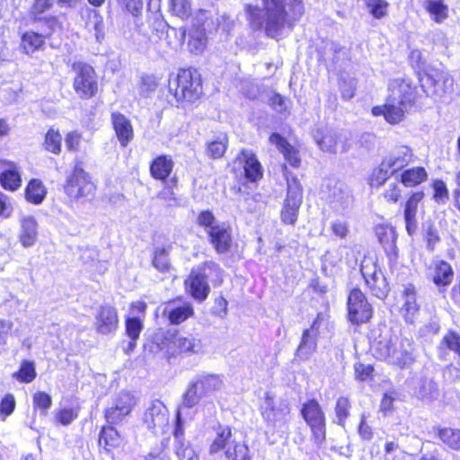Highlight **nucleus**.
<instances>
[{
  "instance_id": "obj_1",
  "label": "nucleus",
  "mask_w": 460,
  "mask_h": 460,
  "mask_svg": "<svg viewBox=\"0 0 460 460\" xmlns=\"http://www.w3.org/2000/svg\"><path fill=\"white\" fill-rule=\"evenodd\" d=\"M262 7L246 4L250 25L263 28L267 37L279 40L285 28L293 30L305 13L304 0H261Z\"/></svg>"
},
{
  "instance_id": "obj_2",
  "label": "nucleus",
  "mask_w": 460,
  "mask_h": 460,
  "mask_svg": "<svg viewBox=\"0 0 460 460\" xmlns=\"http://www.w3.org/2000/svg\"><path fill=\"white\" fill-rule=\"evenodd\" d=\"M196 224L204 229L208 242L217 255L234 252L237 246L233 227L226 223L219 222L210 209L199 212Z\"/></svg>"
},
{
  "instance_id": "obj_3",
  "label": "nucleus",
  "mask_w": 460,
  "mask_h": 460,
  "mask_svg": "<svg viewBox=\"0 0 460 460\" xmlns=\"http://www.w3.org/2000/svg\"><path fill=\"white\" fill-rule=\"evenodd\" d=\"M62 188L70 205L85 204L96 199V181L93 176L84 169V162L79 158L75 159Z\"/></svg>"
},
{
  "instance_id": "obj_4",
  "label": "nucleus",
  "mask_w": 460,
  "mask_h": 460,
  "mask_svg": "<svg viewBox=\"0 0 460 460\" xmlns=\"http://www.w3.org/2000/svg\"><path fill=\"white\" fill-rule=\"evenodd\" d=\"M168 91L179 105L193 104L203 95L202 76L195 67H180L170 75Z\"/></svg>"
},
{
  "instance_id": "obj_5",
  "label": "nucleus",
  "mask_w": 460,
  "mask_h": 460,
  "mask_svg": "<svg viewBox=\"0 0 460 460\" xmlns=\"http://www.w3.org/2000/svg\"><path fill=\"white\" fill-rule=\"evenodd\" d=\"M208 275L214 276L212 283L219 287L224 282V270L214 261H205L197 269H192L184 280L186 293L197 303H203L210 294Z\"/></svg>"
},
{
  "instance_id": "obj_6",
  "label": "nucleus",
  "mask_w": 460,
  "mask_h": 460,
  "mask_svg": "<svg viewBox=\"0 0 460 460\" xmlns=\"http://www.w3.org/2000/svg\"><path fill=\"white\" fill-rule=\"evenodd\" d=\"M227 167L230 168V172L234 178L243 181V186L247 183L257 186L264 176V169L257 155L247 148L240 149L234 159L227 164Z\"/></svg>"
},
{
  "instance_id": "obj_7",
  "label": "nucleus",
  "mask_w": 460,
  "mask_h": 460,
  "mask_svg": "<svg viewBox=\"0 0 460 460\" xmlns=\"http://www.w3.org/2000/svg\"><path fill=\"white\" fill-rule=\"evenodd\" d=\"M71 70L74 73L72 87L79 99L88 101L99 95L101 88L98 73L90 63L74 61Z\"/></svg>"
},
{
  "instance_id": "obj_8",
  "label": "nucleus",
  "mask_w": 460,
  "mask_h": 460,
  "mask_svg": "<svg viewBox=\"0 0 460 460\" xmlns=\"http://www.w3.org/2000/svg\"><path fill=\"white\" fill-rule=\"evenodd\" d=\"M299 414L310 429L311 441L321 447L326 440L327 420L320 402L316 398L305 400L301 404Z\"/></svg>"
},
{
  "instance_id": "obj_9",
  "label": "nucleus",
  "mask_w": 460,
  "mask_h": 460,
  "mask_svg": "<svg viewBox=\"0 0 460 460\" xmlns=\"http://www.w3.org/2000/svg\"><path fill=\"white\" fill-rule=\"evenodd\" d=\"M179 330H173L169 338L162 342L164 356L168 362L198 354L202 350L201 340L194 334L180 335Z\"/></svg>"
},
{
  "instance_id": "obj_10",
  "label": "nucleus",
  "mask_w": 460,
  "mask_h": 460,
  "mask_svg": "<svg viewBox=\"0 0 460 460\" xmlns=\"http://www.w3.org/2000/svg\"><path fill=\"white\" fill-rule=\"evenodd\" d=\"M360 275L365 287L369 292L379 298H385L390 290V284L377 263L376 258L366 253L361 259Z\"/></svg>"
},
{
  "instance_id": "obj_11",
  "label": "nucleus",
  "mask_w": 460,
  "mask_h": 460,
  "mask_svg": "<svg viewBox=\"0 0 460 460\" xmlns=\"http://www.w3.org/2000/svg\"><path fill=\"white\" fill-rule=\"evenodd\" d=\"M39 22L47 28L45 31L38 32L28 30L20 36V49L24 55L31 56L36 52L44 50L47 40L52 37L58 24V20L55 16L40 17Z\"/></svg>"
},
{
  "instance_id": "obj_12",
  "label": "nucleus",
  "mask_w": 460,
  "mask_h": 460,
  "mask_svg": "<svg viewBox=\"0 0 460 460\" xmlns=\"http://www.w3.org/2000/svg\"><path fill=\"white\" fill-rule=\"evenodd\" d=\"M286 181L287 195L280 210V218L283 224L294 226L303 202V186L298 178L292 173L286 175Z\"/></svg>"
},
{
  "instance_id": "obj_13",
  "label": "nucleus",
  "mask_w": 460,
  "mask_h": 460,
  "mask_svg": "<svg viewBox=\"0 0 460 460\" xmlns=\"http://www.w3.org/2000/svg\"><path fill=\"white\" fill-rule=\"evenodd\" d=\"M213 24V17L208 11L199 9L196 12L191 28L188 32L187 49L190 54L198 56L205 52L208 42L207 27Z\"/></svg>"
},
{
  "instance_id": "obj_14",
  "label": "nucleus",
  "mask_w": 460,
  "mask_h": 460,
  "mask_svg": "<svg viewBox=\"0 0 460 460\" xmlns=\"http://www.w3.org/2000/svg\"><path fill=\"white\" fill-rule=\"evenodd\" d=\"M374 308L358 287L351 288L347 298V318L353 325H362L371 321Z\"/></svg>"
},
{
  "instance_id": "obj_15",
  "label": "nucleus",
  "mask_w": 460,
  "mask_h": 460,
  "mask_svg": "<svg viewBox=\"0 0 460 460\" xmlns=\"http://www.w3.org/2000/svg\"><path fill=\"white\" fill-rule=\"evenodd\" d=\"M259 411L268 425L275 426L277 423L288 422L291 414V406L286 400L277 401L275 395L268 391L264 394Z\"/></svg>"
},
{
  "instance_id": "obj_16",
  "label": "nucleus",
  "mask_w": 460,
  "mask_h": 460,
  "mask_svg": "<svg viewBox=\"0 0 460 460\" xmlns=\"http://www.w3.org/2000/svg\"><path fill=\"white\" fill-rule=\"evenodd\" d=\"M137 400L130 392L121 391L115 397L113 403L103 410V418L105 424H111L116 427L130 416Z\"/></svg>"
},
{
  "instance_id": "obj_17",
  "label": "nucleus",
  "mask_w": 460,
  "mask_h": 460,
  "mask_svg": "<svg viewBox=\"0 0 460 460\" xmlns=\"http://www.w3.org/2000/svg\"><path fill=\"white\" fill-rule=\"evenodd\" d=\"M96 442L100 455L114 458L116 454L123 451L125 438L113 425L103 424L99 429Z\"/></svg>"
},
{
  "instance_id": "obj_18",
  "label": "nucleus",
  "mask_w": 460,
  "mask_h": 460,
  "mask_svg": "<svg viewBox=\"0 0 460 460\" xmlns=\"http://www.w3.org/2000/svg\"><path fill=\"white\" fill-rule=\"evenodd\" d=\"M400 340L397 336L384 337L372 342L373 357L379 361L396 366L401 363Z\"/></svg>"
},
{
  "instance_id": "obj_19",
  "label": "nucleus",
  "mask_w": 460,
  "mask_h": 460,
  "mask_svg": "<svg viewBox=\"0 0 460 460\" xmlns=\"http://www.w3.org/2000/svg\"><path fill=\"white\" fill-rule=\"evenodd\" d=\"M195 314V310L190 302L182 296H177L164 303L163 315L171 325H179Z\"/></svg>"
},
{
  "instance_id": "obj_20",
  "label": "nucleus",
  "mask_w": 460,
  "mask_h": 460,
  "mask_svg": "<svg viewBox=\"0 0 460 460\" xmlns=\"http://www.w3.org/2000/svg\"><path fill=\"white\" fill-rule=\"evenodd\" d=\"M119 316L115 305L108 303L98 306L94 314V330L102 335L115 333L119 329Z\"/></svg>"
},
{
  "instance_id": "obj_21",
  "label": "nucleus",
  "mask_w": 460,
  "mask_h": 460,
  "mask_svg": "<svg viewBox=\"0 0 460 460\" xmlns=\"http://www.w3.org/2000/svg\"><path fill=\"white\" fill-rule=\"evenodd\" d=\"M269 141L276 146L286 163L291 167L297 169L301 166L302 157L299 144L292 145L285 137L278 132H272L269 137Z\"/></svg>"
},
{
  "instance_id": "obj_22",
  "label": "nucleus",
  "mask_w": 460,
  "mask_h": 460,
  "mask_svg": "<svg viewBox=\"0 0 460 460\" xmlns=\"http://www.w3.org/2000/svg\"><path fill=\"white\" fill-rule=\"evenodd\" d=\"M168 421L169 410L160 400L153 401L143 415L144 424L151 430H164Z\"/></svg>"
},
{
  "instance_id": "obj_23",
  "label": "nucleus",
  "mask_w": 460,
  "mask_h": 460,
  "mask_svg": "<svg viewBox=\"0 0 460 460\" xmlns=\"http://www.w3.org/2000/svg\"><path fill=\"white\" fill-rule=\"evenodd\" d=\"M111 124L119 146L127 147L135 137L131 120L120 111H113L111 113Z\"/></svg>"
},
{
  "instance_id": "obj_24",
  "label": "nucleus",
  "mask_w": 460,
  "mask_h": 460,
  "mask_svg": "<svg viewBox=\"0 0 460 460\" xmlns=\"http://www.w3.org/2000/svg\"><path fill=\"white\" fill-rule=\"evenodd\" d=\"M402 99L388 96L383 105H376L371 109V114L375 117L383 116L386 122L398 124L402 119L401 105Z\"/></svg>"
},
{
  "instance_id": "obj_25",
  "label": "nucleus",
  "mask_w": 460,
  "mask_h": 460,
  "mask_svg": "<svg viewBox=\"0 0 460 460\" xmlns=\"http://www.w3.org/2000/svg\"><path fill=\"white\" fill-rule=\"evenodd\" d=\"M374 232L390 262H395L398 258V248L396 247L397 235L394 228L386 224H379L375 226Z\"/></svg>"
},
{
  "instance_id": "obj_26",
  "label": "nucleus",
  "mask_w": 460,
  "mask_h": 460,
  "mask_svg": "<svg viewBox=\"0 0 460 460\" xmlns=\"http://www.w3.org/2000/svg\"><path fill=\"white\" fill-rule=\"evenodd\" d=\"M22 179L15 163L0 159V185L8 191H16L22 186Z\"/></svg>"
},
{
  "instance_id": "obj_27",
  "label": "nucleus",
  "mask_w": 460,
  "mask_h": 460,
  "mask_svg": "<svg viewBox=\"0 0 460 460\" xmlns=\"http://www.w3.org/2000/svg\"><path fill=\"white\" fill-rule=\"evenodd\" d=\"M174 162L170 155L160 154L155 155L149 163V173L152 179L166 182L172 175Z\"/></svg>"
},
{
  "instance_id": "obj_28",
  "label": "nucleus",
  "mask_w": 460,
  "mask_h": 460,
  "mask_svg": "<svg viewBox=\"0 0 460 460\" xmlns=\"http://www.w3.org/2000/svg\"><path fill=\"white\" fill-rule=\"evenodd\" d=\"M233 430V427L229 425H223L220 423L213 427L215 436L208 447L209 454H225V451H226V449L230 447L232 443L235 441L234 439Z\"/></svg>"
},
{
  "instance_id": "obj_29",
  "label": "nucleus",
  "mask_w": 460,
  "mask_h": 460,
  "mask_svg": "<svg viewBox=\"0 0 460 460\" xmlns=\"http://www.w3.org/2000/svg\"><path fill=\"white\" fill-rule=\"evenodd\" d=\"M395 161L391 159L383 160L381 164L374 168L368 177V184L371 187L379 188L387 179L394 176L400 169L394 167Z\"/></svg>"
},
{
  "instance_id": "obj_30",
  "label": "nucleus",
  "mask_w": 460,
  "mask_h": 460,
  "mask_svg": "<svg viewBox=\"0 0 460 460\" xmlns=\"http://www.w3.org/2000/svg\"><path fill=\"white\" fill-rule=\"evenodd\" d=\"M454 270L449 262L445 260H438L433 263L432 281L437 287H447L451 284L454 279Z\"/></svg>"
},
{
  "instance_id": "obj_31",
  "label": "nucleus",
  "mask_w": 460,
  "mask_h": 460,
  "mask_svg": "<svg viewBox=\"0 0 460 460\" xmlns=\"http://www.w3.org/2000/svg\"><path fill=\"white\" fill-rule=\"evenodd\" d=\"M229 146L227 133H222L205 144V154L211 160H220L226 156Z\"/></svg>"
},
{
  "instance_id": "obj_32",
  "label": "nucleus",
  "mask_w": 460,
  "mask_h": 460,
  "mask_svg": "<svg viewBox=\"0 0 460 460\" xmlns=\"http://www.w3.org/2000/svg\"><path fill=\"white\" fill-rule=\"evenodd\" d=\"M172 249V244L156 246L154 248L151 263L159 272H169L172 269L170 252Z\"/></svg>"
},
{
  "instance_id": "obj_33",
  "label": "nucleus",
  "mask_w": 460,
  "mask_h": 460,
  "mask_svg": "<svg viewBox=\"0 0 460 460\" xmlns=\"http://www.w3.org/2000/svg\"><path fill=\"white\" fill-rule=\"evenodd\" d=\"M63 137L60 130L55 127H49L44 134L41 146L43 150L54 155L62 153Z\"/></svg>"
},
{
  "instance_id": "obj_34",
  "label": "nucleus",
  "mask_w": 460,
  "mask_h": 460,
  "mask_svg": "<svg viewBox=\"0 0 460 460\" xmlns=\"http://www.w3.org/2000/svg\"><path fill=\"white\" fill-rule=\"evenodd\" d=\"M48 190L40 179H31L24 190L25 199L33 205L42 203L47 196Z\"/></svg>"
},
{
  "instance_id": "obj_35",
  "label": "nucleus",
  "mask_w": 460,
  "mask_h": 460,
  "mask_svg": "<svg viewBox=\"0 0 460 460\" xmlns=\"http://www.w3.org/2000/svg\"><path fill=\"white\" fill-rule=\"evenodd\" d=\"M38 237L37 221L32 217H25L21 221L20 242L23 247L32 246Z\"/></svg>"
},
{
  "instance_id": "obj_36",
  "label": "nucleus",
  "mask_w": 460,
  "mask_h": 460,
  "mask_svg": "<svg viewBox=\"0 0 460 460\" xmlns=\"http://www.w3.org/2000/svg\"><path fill=\"white\" fill-rule=\"evenodd\" d=\"M424 8L436 23L443 22L449 16V7L444 0H427Z\"/></svg>"
},
{
  "instance_id": "obj_37",
  "label": "nucleus",
  "mask_w": 460,
  "mask_h": 460,
  "mask_svg": "<svg viewBox=\"0 0 460 460\" xmlns=\"http://www.w3.org/2000/svg\"><path fill=\"white\" fill-rule=\"evenodd\" d=\"M317 348V337L303 331L300 342L296 349V356L302 360L307 359Z\"/></svg>"
},
{
  "instance_id": "obj_38",
  "label": "nucleus",
  "mask_w": 460,
  "mask_h": 460,
  "mask_svg": "<svg viewBox=\"0 0 460 460\" xmlns=\"http://www.w3.org/2000/svg\"><path fill=\"white\" fill-rule=\"evenodd\" d=\"M404 311L407 321L413 323L420 313V305L417 303L415 288L408 285L404 288Z\"/></svg>"
},
{
  "instance_id": "obj_39",
  "label": "nucleus",
  "mask_w": 460,
  "mask_h": 460,
  "mask_svg": "<svg viewBox=\"0 0 460 460\" xmlns=\"http://www.w3.org/2000/svg\"><path fill=\"white\" fill-rule=\"evenodd\" d=\"M12 376L19 383H31L37 376L35 363L32 360L29 359L22 360L17 371L13 373Z\"/></svg>"
},
{
  "instance_id": "obj_40",
  "label": "nucleus",
  "mask_w": 460,
  "mask_h": 460,
  "mask_svg": "<svg viewBox=\"0 0 460 460\" xmlns=\"http://www.w3.org/2000/svg\"><path fill=\"white\" fill-rule=\"evenodd\" d=\"M225 457L227 460H252V456L248 445L244 441H234L229 448L225 451Z\"/></svg>"
},
{
  "instance_id": "obj_41",
  "label": "nucleus",
  "mask_w": 460,
  "mask_h": 460,
  "mask_svg": "<svg viewBox=\"0 0 460 460\" xmlns=\"http://www.w3.org/2000/svg\"><path fill=\"white\" fill-rule=\"evenodd\" d=\"M352 408L351 399L347 395H341L335 401L334 414L337 418V423L344 426L347 420L350 416Z\"/></svg>"
},
{
  "instance_id": "obj_42",
  "label": "nucleus",
  "mask_w": 460,
  "mask_h": 460,
  "mask_svg": "<svg viewBox=\"0 0 460 460\" xmlns=\"http://www.w3.org/2000/svg\"><path fill=\"white\" fill-rule=\"evenodd\" d=\"M169 12L172 15L187 21L192 16V0H169Z\"/></svg>"
},
{
  "instance_id": "obj_43",
  "label": "nucleus",
  "mask_w": 460,
  "mask_h": 460,
  "mask_svg": "<svg viewBox=\"0 0 460 460\" xmlns=\"http://www.w3.org/2000/svg\"><path fill=\"white\" fill-rule=\"evenodd\" d=\"M428 180V172L423 166L404 170V186L416 187Z\"/></svg>"
},
{
  "instance_id": "obj_44",
  "label": "nucleus",
  "mask_w": 460,
  "mask_h": 460,
  "mask_svg": "<svg viewBox=\"0 0 460 460\" xmlns=\"http://www.w3.org/2000/svg\"><path fill=\"white\" fill-rule=\"evenodd\" d=\"M79 416V407H61L54 415V422L57 425L69 426Z\"/></svg>"
},
{
  "instance_id": "obj_45",
  "label": "nucleus",
  "mask_w": 460,
  "mask_h": 460,
  "mask_svg": "<svg viewBox=\"0 0 460 460\" xmlns=\"http://www.w3.org/2000/svg\"><path fill=\"white\" fill-rule=\"evenodd\" d=\"M439 439L453 450H460V430L451 428L441 429L438 431Z\"/></svg>"
},
{
  "instance_id": "obj_46",
  "label": "nucleus",
  "mask_w": 460,
  "mask_h": 460,
  "mask_svg": "<svg viewBox=\"0 0 460 460\" xmlns=\"http://www.w3.org/2000/svg\"><path fill=\"white\" fill-rule=\"evenodd\" d=\"M217 381L218 380L216 376L208 375L199 378L191 384L196 385V387H199V394L203 397L218 390L219 387H217Z\"/></svg>"
},
{
  "instance_id": "obj_47",
  "label": "nucleus",
  "mask_w": 460,
  "mask_h": 460,
  "mask_svg": "<svg viewBox=\"0 0 460 460\" xmlns=\"http://www.w3.org/2000/svg\"><path fill=\"white\" fill-rule=\"evenodd\" d=\"M159 85V79L154 75H143L138 84V93L142 98H147Z\"/></svg>"
},
{
  "instance_id": "obj_48",
  "label": "nucleus",
  "mask_w": 460,
  "mask_h": 460,
  "mask_svg": "<svg viewBox=\"0 0 460 460\" xmlns=\"http://www.w3.org/2000/svg\"><path fill=\"white\" fill-rule=\"evenodd\" d=\"M144 329L143 320L137 316L125 318V334L129 339L138 340Z\"/></svg>"
},
{
  "instance_id": "obj_49",
  "label": "nucleus",
  "mask_w": 460,
  "mask_h": 460,
  "mask_svg": "<svg viewBox=\"0 0 460 460\" xmlns=\"http://www.w3.org/2000/svg\"><path fill=\"white\" fill-rule=\"evenodd\" d=\"M394 182L389 185V189L384 193L385 199L388 202H396L401 198L402 186V172L399 171L394 175Z\"/></svg>"
},
{
  "instance_id": "obj_50",
  "label": "nucleus",
  "mask_w": 460,
  "mask_h": 460,
  "mask_svg": "<svg viewBox=\"0 0 460 460\" xmlns=\"http://www.w3.org/2000/svg\"><path fill=\"white\" fill-rule=\"evenodd\" d=\"M116 3L123 13L138 16L142 12L144 0H116Z\"/></svg>"
},
{
  "instance_id": "obj_51",
  "label": "nucleus",
  "mask_w": 460,
  "mask_h": 460,
  "mask_svg": "<svg viewBox=\"0 0 460 460\" xmlns=\"http://www.w3.org/2000/svg\"><path fill=\"white\" fill-rule=\"evenodd\" d=\"M32 402L34 410H40L43 414H46L52 405L51 396L43 391L34 393L32 395Z\"/></svg>"
},
{
  "instance_id": "obj_52",
  "label": "nucleus",
  "mask_w": 460,
  "mask_h": 460,
  "mask_svg": "<svg viewBox=\"0 0 460 460\" xmlns=\"http://www.w3.org/2000/svg\"><path fill=\"white\" fill-rule=\"evenodd\" d=\"M424 197L423 191H416L408 199L404 206V217H416V213L420 202Z\"/></svg>"
},
{
  "instance_id": "obj_53",
  "label": "nucleus",
  "mask_w": 460,
  "mask_h": 460,
  "mask_svg": "<svg viewBox=\"0 0 460 460\" xmlns=\"http://www.w3.org/2000/svg\"><path fill=\"white\" fill-rule=\"evenodd\" d=\"M64 140L67 152H78L83 140V134L78 130H71L66 133Z\"/></svg>"
},
{
  "instance_id": "obj_54",
  "label": "nucleus",
  "mask_w": 460,
  "mask_h": 460,
  "mask_svg": "<svg viewBox=\"0 0 460 460\" xmlns=\"http://www.w3.org/2000/svg\"><path fill=\"white\" fill-rule=\"evenodd\" d=\"M355 378L360 382L373 380L375 368L371 364L358 362L354 365Z\"/></svg>"
},
{
  "instance_id": "obj_55",
  "label": "nucleus",
  "mask_w": 460,
  "mask_h": 460,
  "mask_svg": "<svg viewBox=\"0 0 460 460\" xmlns=\"http://www.w3.org/2000/svg\"><path fill=\"white\" fill-rule=\"evenodd\" d=\"M337 144V137L332 132H326L317 139V145L323 152L335 153Z\"/></svg>"
},
{
  "instance_id": "obj_56",
  "label": "nucleus",
  "mask_w": 460,
  "mask_h": 460,
  "mask_svg": "<svg viewBox=\"0 0 460 460\" xmlns=\"http://www.w3.org/2000/svg\"><path fill=\"white\" fill-rule=\"evenodd\" d=\"M16 402L13 394H5L0 400V419L5 420L15 410Z\"/></svg>"
},
{
  "instance_id": "obj_57",
  "label": "nucleus",
  "mask_w": 460,
  "mask_h": 460,
  "mask_svg": "<svg viewBox=\"0 0 460 460\" xmlns=\"http://www.w3.org/2000/svg\"><path fill=\"white\" fill-rule=\"evenodd\" d=\"M345 248L347 249L344 254L345 263L351 268H355L359 259L363 258L361 246L359 244H350L345 245Z\"/></svg>"
},
{
  "instance_id": "obj_58",
  "label": "nucleus",
  "mask_w": 460,
  "mask_h": 460,
  "mask_svg": "<svg viewBox=\"0 0 460 460\" xmlns=\"http://www.w3.org/2000/svg\"><path fill=\"white\" fill-rule=\"evenodd\" d=\"M369 13L376 19L386 14L388 4L385 0H364Z\"/></svg>"
},
{
  "instance_id": "obj_59",
  "label": "nucleus",
  "mask_w": 460,
  "mask_h": 460,
  "mask_svg": "<svg viewBox=\"0 0 460 460\" xmlns=\"http://www.w3.org/2000/svg\"><path fill=\"white\" fill-rule=\"evenodd\" d=\"M339 90L343 100H351L356 95L357 85L353 79L341 78L339 81Z\"/></svg>"
},
{
  "instance_id": "obj_60",
  "label": "nucleus",
  "mask_w": 460,
  "mask_h": 460,
  "mask_svg": "<svg viewBox=\"0 0 460 460\" xmlns=\"http://www.w3.org/2000/svg\"><path fill=\"white\" fill-rule=\"evenodd\" d=\"M201 394H199V387L190 384L182 395V405L186 408H192L199 403Z\"/></svg>"
},
{
  "instance_id": "obj_61",
  "label": "nucleus",
  "mask_w": 460,
  "mask_h": 460,
  "mask_svg": "<svg viewBox=\"0 0 460 460\" xmlns=\"http://www.w3.org/2000/svg\"><path fill=\"white\" fill-rule=\"evenodd\" d=\"M332 236L337 239L344 240L349 234V225L347 221L334 220L330 225Z\"/></svg>"
},
{
  "instance_id": "obj_62",
  "label": "nucleus",
  "mask_w": 460,
  "mask_h": 460,
  "mask_svg": "<svg viewBox=\"0 0 460 460\" xmlns=\"http://www.w3.org/2000/svg\"><path fill=\"white\" fill-rule=\"evenodd\" d=\"M432 186H433V190H434L433 199L438 203H442V204L445 203L446 200L448 199V196H449L448 190H447L446 183L442 180L438 179L432 182Z\"/></svg>"
},
{
  "instance_id": "obj_63",
  "label": "nucleus",
  "mask_w": 460,
  "mask_h": 460,
  "mask_svg": "<svg viewBox=\"0 0 460 460\" xmlns=\"http://www.w3.org/2000/svg\"><path fill=\"white\" fill-rule=\"evenodd\" d=\"M409 63L410 65L416 70H418L419 76H420V73L423 72L425 74L426 62L421 54V52L418 49H414L411 51L409 54Z\"/></svg>"
},
{
  "instance_id": "obj_64",
  "label": "nucleus",
  "mask_w": 460,
  "mask_h": 460,
  "mask_svg": "<svg viewBox=\"0 0 460 460\" xmlns=\"http://www.w3.org/2000/svg\"><path fill=\"white\" fill-rule=\"evenodd\" d=\"M228 312V302L220 295L214 300V305L211 308V314L217 317L224 318L226 316Z\"/></svg>"
}]
</instances>
